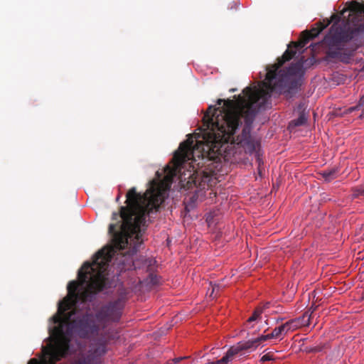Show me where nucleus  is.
<instances>
[{
  "label": "nucleus",
  "instance_id": "1",
  "mask_svg": "<svg viewBox=\"0 0 364 364\" xmlns=\"http://www.w3.org/2000/svg\"><path fill=\"white\" fill-rule=\"evenodd\" d=\"M126 205L121 206L119 213H113L109 226L112 245L100 250L94 256L92 263L85 262L78 272L79 281L68 283V295L63 299L64 310L77 309V304L92 301L95 295L107 288L109 279L107 269L113 257L128 245L132 250L127 254L121 253L119 268L121 271L136 269L133 255L142 244V229L146 218L154 210L157 211L164 200V189L161 183L155 180L150 182L149 188L141 195L136 188L129 190L126 195ZM63 310L62 307L60 311Z\"/></svg>",
  "mask_w": 364,
  "mask_h": 364
},
{
  "label": "nucleus",
  "instance_id": "2",
  "mask_svg": "<svg viewBox=\"0 0 364 364\" xmlns=\"http://www.w3.org/2000/svg\"><path fill=\"white\" fill-rule=\"evenodd\" d=\"M243 95H235V100L218 99L217 105L223 107L210 105L203 117L204 129L202 139L194 140L189 136L182 142L175 152L172 166L164 168V180L170 188L175 176L181 171V166L191 160L198 161L203 167L208 162H217L223 151V146L230 143L243 147L246 152L252 154L256 150L257 141L251 136L250 132L255 117L259 109L264 105L262 97L265 95L257 86L247 87L242 90Z\"/></svg>",
  "mask_w": 364,
  "mask_h": 364
},
{
  "label": "nucleus",
  "instance_id": "3",
  "mask_svg": "<svg viewBox=\"0 0 364 364\" xmlns=\"http://www.w3.org/2000/svg\"><path fill=\"white\" fill-rule=\"evenodd\" d=\"M124 304V299L119 298L102 306L95 314L86 312L73 318L77 314V309H70L68 312V310L60 311V307L65 309L63 299L58 303L56 314L52 317L53 323L57 325L49 328L50 334L54 338L53 343L43 347L41 361L31 358L28 364H55L68 354L72 335L81 338L98 336L109 323L119 320Z\"/></svg>",
  "mask_w": 364,
  "mask_h": 364
},
{
  "label": "nucleus",
  "instance_id": "4",
  "mask_svg": "<svg viewBox=\"0 0 364 364\" xmlns=\"http://www.w3.org/2000/svg\"><path fill=\"white\" fill-rule=\"evenodd\" d=\"M333 21L334 23L323 40L328 48L326 54L330 58L343 63H350L357 48L350 46L349 43L357 38L359 29L351 26L344 19L341 21V16L338 14H333L326 23L318 22L316 28L303 31L300 41L297 43L292 42L291 45L294 48L303 49L310 40L318 36Z\"/></svg>",
  "mask_w": 364,
  "mask_h": 364
},
{
  "label": "nucleus",
  "instance_id": "5",
  "mask_svg": "<svg viewBox=\"0 0 364 364\" xmlns=\"http://www.w3.org/2000/svg\"><path fill=\"white\" fill-rule=\"evenodd\" d=\"M299 48H294L293 45H289L284 54L277 58V62L269 65L266 70L265 80L259 82L257 86L260 90L265 93L263 95L262 101L264 104L271 97V93H282L287 89L290 88V82L292 77L299 75L302 72L303 61H297L291 63L286 70L282 69L283 65L291 60L296 53Z\"/></svg>",
  "mask_w": 364,
  "mask_h": 364
},
{
  "label": "nucleus",
  "instance_id": "6",
  "mask_svg": "<svg viewBox=\"0 0 364 364\" xmlns=\"http://www.w3.org/2000/svg\"><path fill=\"white\" fill-rule=\"evenodd\" d=\"M267 340L266 336L262 335L255 339L238 342L237 344L232 346L221 359L208 362L206 364H228L235 358H241L247 353L255 350L262 342Z\"/></svg>",
  "mask_w": 364,
  "mask_h": 364
},
{
  "label": "nucleus",
  "instance_id": "7",
  "mask_svg": "<svg viewBox=\"0 0 364 364\" xmlns=\"http://www.w3.org/2000/svg\"><path fill=\"white\" fill-rule=\"evenodd\" d=\"M347 11H349L350 14L348 18L344 19L345 22H348L351 26L358 28L359 29L358 33H360V23L364 21V4H361L356 1H352L349 3L348 7L341 11V15H343Z\"/></svg>",
  "mask_w": 364,
  "mask_h": 364
},
{
  "label": "nucleus",
  "instance_id": "8",
  "mask_svg": "<svg viewBox=\"0 0 364 364\" xmlns=\"http://www.w3.org/2000/svg\"><path fill=\"white\" fill-rule=\"evenodd\" d=\"M210 181V176L208 172L202 171L200 173H193L188 177V181L186 184L187 188H192L193 186H194L203 190L209 186Z\"/></svg>",
  "mask_w": 364,
  "mask_h": 364
},
{
  "label": "nucleus",
  "instance_id": "9",
  "mask_svg": "<svg viewBox=\"0 0 364 364\" xmlns=\"http://www.w3.org/2000/svg\"><path fill=\"white\" fill-rule=\"evenodd\" d=\"M299 328L298 321L290 320L285 323L281 325L278 328H275L271 333L265 335L267 340L273 338H278L282 334H286L289 331H294Z\"/></svg>",
  "mask_w": 364,
  "mask_h": 364
},
{
  "label": "nucleus",
  "instance_id": "10",
  "mask_svg": "<svg viewBox=\"0 0 364 364\" xmlns=\"http://www.w3.org/2000/svg\"><path fill=\"white\" fill-rule=\"evenodd\" d=\"M339 169L338 167H333L329 170H325L321 173V175L326 181H331L335 179L338 175Z\"/></svg>",
  "mask_w": 364,
  "mask_h": 364
},
{
  "label": "nucleus",
  "instance_id": "11",
  "mask_svg": "<svg viewBox=\"0 0 364 364\" xmlns=\"http://www.w3.org/2000/svg\"><path fill=\"white\" fill-rule=\"evenodd\" d=\"M308 119V115L303 110L300 112L299 116L297 119L290 122L289 127H299L305 124Z\"/></svg>",
  "mask_w": 364,
  "mask_h": 364
},
{
  "label": "nucleus",
  "instance_id": "12",
  "mask_svg": "<svg viewBox=\"0 0 364 364\" xmlns=\"http://www.w3.org/2000/svg\"><path fill=\"white\" fill-rule=\"evenodd\" d=\"M311 314L305 312L301 317L293 319V321H298L299 323V328L301 326H307L310 324Z\"/></svg>",
  "mask_w": 364,
  "mask_h": 364
},
{
  "label": "nucleus",
  "instance_id": "13",
  "mask_svg": "<svg viewBox=\"0 0 364 364\" xmlns=\"http://www.w3.org/2000/svg\"><path fill=\"white\" fill-rule=\"evenodd\" d=\"M352 191L353 198H358L360 197L364 198V183L353 188Z\"/></svg>",
  "mask_w": 364,
  "mask_h": 364
},
{
  "label": "nucleus",
  "instance_id": "14",
  "mask_svg": "<svg viewBox=\"0 0 364 364\" xmlns=\"http://www.w3.org/2000/svg\"><path fill=\"white\" fill-rule=\"evenodd\" d=\"M262 313V309L261 308L256 309L252 315L247 319V321L248 323H250L257 320L260 317Z\"/></svg>",
  "mask_w": 364,
  "mask_h": 364
},
{
  "label": "nucleus",
  "instance_id": "15",
  "mask_svg": "<svg viewBox=\"0 0 364 364\" xmlns=\"http://www.w3.org/2000/svg\"><path fill=\"white\" fill-rule=\"evenodd\" d=\"M210 285L212 287V290L210 293V296L212 298H215L220 291V286L217 284H212V283H210Z\"/></svg>",
  "mask_w": 364,
  "mask_h": 364
},
{
  "label": "nucleus",
  "instance_id": "16",
  "mask_svg": "<svg viewBox=\"0 0 364 364\" xmlns=\"http://www.w3.org/2000/svg\"><path fill=\"white\" fill-rule=\"evenodd\" d=\"M364 107V95L360 97L358 104L355 107H352L348 109L349 112H352L353 111L355 110L358 107Z\"/></svg>",
  "mask_w": 364,
  "mask_h": 364
},
{
  "label": "nucleus",
  "instance_id": "17",
  "mask_svg": "<svg viewBox=\"0 0 364 364\" xmlns=\"http://www.w3.org/2000/svg\"><path fill=\"white\" fill-rule=\"evenodd\" d=\"M274 358L273 357V353H268L265 355H264L261 359H260V361L264 363V362H266V361H270V360H274Z\"/></svg>",
  "mask_w": 364,
  "mask_h": 364
},
{
  "label": "nucleus",
  "instance_id": "18",
  "mask_svg": "<svg viewBox=\"0 0 364 364\" xmlns=\"http://www.w3.org/2000/svg\"><path fill=\"white\" fill-rule=\"evenodd\" d=\"M151 282L153 284H157L159 283V279L156 275H154L152 274H150Z\"/></svg>",
  "mask_w": 364,
  "mask_h": 364
},
{
  "label": "nucleus",
  "instance_id": "19",
  "mask_svg": "<svg viewBox=\"0 0 364 364\" xmlns=\"http://www.w3.org/2000/svg\"><path fill=\"white\" fill-rule=\"evenodd\" d=\"M188 357H178V358H174L173 360H172V362L174 363V364H178L181 361L183 360H186L187 359Z\"/></svg>",
  "mask_w": 364,
  "mask_h": 364
},
{
  "label": "nucleus",
  "instance_id": "20",
  "mask_svg": "<svg viewBox=\"0 0 364 364\" xmlns=\"http://www.w3.org/2000/svg\"><path fill=\"white\" fill-rule=\"evenodd\" d=\"M311 351H312V352H318V351H320V348L316 347V348H312Z\"/></svg>",
  "mask_w": 364,
  "mask_h": 364
},
{
  "label": "nucleus",
  "instance_id": "21",
  "mask_svg": "<svg viewBox=\"0 0 364 364\" xmlns=\"http://www.w3.org/2000/svg\"><path fill=\"white\" fill-rule=\"evenodd\" d=\"M235 91H236V89H235V88H232V89H230V92H235Z\"/></svg>",
  "mask_w": 364,
  "mask_h": 364
},
{
  "label": "nucleus",
  "instance_id": "22",
  "mask_svg": "<svg viewBox=\"0 0 364 364\" xmlns=\"http://www.w3.org/2000/svg\"><path fill=\"white\" fill-rule=\"evenodd\" d=\"M102 353H105V346H102Z\"/></svg>",
  "mask_w": 364,
  "mask_h": 364
},
{
  "label": "nucleus",
  "instance_id": "23",
  "mask_svg": "<svg viewBox=\"0 0 364 364\" xmlns=\"http://www.w3.org/2000/svg\"><path fill=\"white\" fill-rule=\"evenodd\" d=\"M269 304V303H267V304L265 305L264 308H268Z\"/></svg>",
  "mask_w": 364,
  "mask_h": 364
},
{
  "label": "nucleus",
  "instance_id": "24",
  "mask_svg": "<svg viewBox=\"0 0 364 364\" xmlns=\"http://www.w3.org/2000/svg\"><path fill=\"white\" fill-rule=\"evenodd\" d=\"M116 200H117V201H119V196L117 197V199H116Z\"/></svg>",
  "mask_w": 364,
  "mask_h": 364
},
{
  "label": "nucleus",
  "instance_id": "25",
  "mask_svg": "<svg viewBox=\"0 0 364 364\" xmlns=\"http://www.w3.org/2000/svg\"><path fill=\"white\" fill-rule=\"evenodd\" d=\"M299 109H301V105H299Z\"/></svg>",
  "mask_w": 364,
  "mask_h": 364
}]
</instances>
